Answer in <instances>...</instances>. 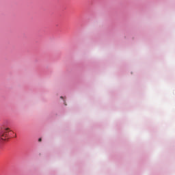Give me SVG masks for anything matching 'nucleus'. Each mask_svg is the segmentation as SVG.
<instances>
[{"instance_id": "f03ea898", "label": "nucleus", "mask_w": 175, "mask_h": 175, "mask_svg": "<svg viewBox=\"0 0 175 175\" xmlns=\"http://www.w3.org/2000/svg\"><path fill=\"white\" fill-rule=\"evenodd\" d=\"M38 142H42V138H40V139H38Z\"/></svg>"}, {"instance_id": "7ed1b4c3", "label": "nucleus", "mask_w": 175, "mask_h": 175, "mask_svg": "<svg viewBox=\"0 0 175 175\" xmlns=\"http://www.w3.org/2000/svg\"><path fill=\"white\" fill-rule=\"evenodd\" d=\"M62 98H63V97H62V96H61V98H62Z\"/></svg>"}, {"instance_id": "f257e3e1", "label": "nucleus", "mask_w": 175, "mask_h": 175, "mask_svg": "<svg viewBox=\"0 0 175 175\" xmlns=\"http://www.w3.org/2000/svg\"><path fill=\"white\" fill-rule=\"evenodd\" d=\"M10 129L6 128L5 130H3L1 133L0 134V137L1 140H6V138L8 137V133L9 132Z\"/></svg>"}]
</instances>
